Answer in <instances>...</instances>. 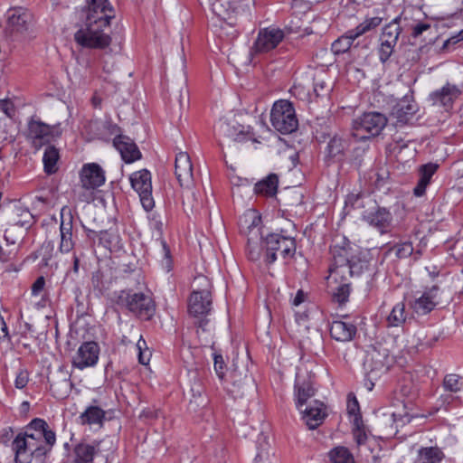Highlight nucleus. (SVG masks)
<instances>
[{
	"instance_id": "2f4dec72",
	"label": "nucleus",
	"mask_w": 463,
	"mask_h": 463,
	"mask_svg": "<svg viewBox=\"0 0 463 463\" xmlns=\"http://www.w3.org/2000/svg\"><path fill=\"white\" fill-rule=\"evenodd\" d=\"M279 186V177L276 174H269L264 179L259 181L254 186L257 194L272 197L276 195Z\"/></svg>"
},
{
	"instance_id": "37998d69",
	"label": "nucleus",
	"mask_w": 463,
	"mask_h": 463,
	"mask_svg": "<svg viewBox=\"0 0 463 463\" xmlns=\"http://www.w3.org/2000/svg\"><path fill=\"white\" fill-rule=\"evenodd\" d=\"M371 361L374 364L373 370H386L389 365V355L386 350L381 354L380 351L373 350L370 354Z\"/></svg>"
},
{
	"instance_id": "09e8293b",
	"label": "nucleus",
	"mask_w": 463,
	"mask_h": 463,
	"mask_svg": "<svg viewBox=\"0 0 463 463\" xmlns=\"http://www.w3.org/2000/svg\"><path fill=\"white\" fill-rule=\"evenodd\" d=\"M99 240L102 243L105 244L106 247L111 249L112 247H117L118 243V236L114 232H109L108 231L100 232Z\"/></svg>"
},
{
	"instance_id": "4468645a",
	"label": "nucleus",
	"mask_w": 463,
	"mask_h": 463,
	"mask_svg": "<svg viewBox=\"0 0 463 463\" xmlns=\"http://www.w3.org/2000/svg\"><path fill=\"white\" fill-rule=\"evenodd\" d=\"M99 347L94 341L84 342L80 345L76 354L72 357L71 364L73 367L83 370L92 367L99 361Z\"/></svg>"
},
{
	"instance_id": "c03bdc74",
	"label": "nucleus",
	"mask_w": 463,
	"mask_h": 463,
	"mask_svg": "<svg viewBox=\"0 0 463 463\" xmlns=\"http://www.w3.org/2000/svg\"><path fill=\"white\" fill-rule=\"evenodd\" d=\"M138 355V361L141 364H147L151 357V352L149 351L146 340L142 335L139 336L136 345Z\"/></svg>"
},
{
	"instance_id": "4c0bfd02",
	"label": "nucleus",
	"mask_w": 463,
	"mask_h": 463,
	"mask_svg": "<svg viewBox=\"0 0 463 463\" xmlns=\"http://www.w3.org/2000/svg\"><path fill=\"white\" fill-rule=\"evenodd\" d=\"M406 320L405 305L402 302L397 303L387 317L389 326H400Z\"/></svg>"
},
{
	"instance_id": "423d86ee",
	"label": "nucleus",
	"mask_w": 463,
	"mask_h": 463,
	"mask_svg": "<svg viewBox=\"0 0 463 463\" xmlns=\"http://www.w3.org/2000/svg\"><path fill=\"white\" fill-rule=\"evenodd\" d=\"M387 124V118L379 112H367L353 121V136L358 140L378 136Z\"/></svg>"
},
{
	"instance_id": "e2e57ef3",
	"label": "nucleus",
	"mask_w": 463,
	"mask_h": 463,
	"mask_svg": "<svg viewBox=\"0 0 463 463\" xmlns=\"http://www.w3.org/2000/svg\"><path fill=\"white\" fill-rule=\"evenodd\" d=\"M354 439L358 445H362L366 440V435L363 431L358 430L354 432Z\"/></svg>"
},
{
	"instance_id": "c9c22d12",
	"label": "nucleus",
	"mask_w": 463,
	"mask_h": 463,
	"mask_svg": "<svg viewBox=\"0 0 463 463\" xmlns=\"http://www.w3.org/2000/svg\"><path fill=\"white\" fill-rule=\"evenodd\" d=\"M382 22L383 18L379 16L367 17L355 28L349 30L351 35L350 37L357 39L364 33L377 28L382 24Z\"/></svg>"
},
{
	"instance_id": "20e7f679",
	"label": "nucleus",
	"mask_w": 463,
	"mask_h": 463,
	"mask_svg": "<svg viewBox=\"0 0 463 463\" xmlns=\"http://www.w3.org/2000/svg\"><path fill=\"white\" fill-rule=\"evenodd\" d=\"M115 302L135 317L149 320L154 316L156 305L149 294L133 289H124L115 293Z\"/></svg>"
},
{
	"instance_id": "69168bd1",
	"label": "nucleus",
	"mask_w": 463,
	"mask_h": 463,
	"mask_svg": "<svg viewBox=\"0 0 463 463\" xmlns=\"http://www.w3.org/2000/svg\"><path fill=\"white\" fill-rule=\"evenodd\" d=\"M326 88L325 82H317L314 86V90L317 92V95H320V91H322Z\"/></svg>"
},
{
	"instance_id": "393cba45",
	"label": "nucleus",
	"mask_w": 463,
	"mask_h": 463,
	"mask_svg": "<svg viewBox=\"0 0 463 463\" xmlns=\"http://www.w3.org/2000/svg\"><path fill=\"white\" fill-rule=\"evenodd\" d=\"M439 291V288L436 285L425 290L420 297L415 298L411 303L412 309L420 315L430 313L438 304Z\"/></svg>"
},
{
	"instance_id": "2eb2a0df",
	"label": "nucleus",
	"mask_w": 463,
	"mask_h": 463,
	"mask_svg": "<svg viewBox=\"0 0 463 463\" xmlns=\"http://www.w3.org/2000/svg\"><path fill=\"white\" fill-rule=\"evenodd\" d=\"M106 182L105 171L97 163L84 164L80 171V184L89 189H97Z\"/></svg>"
},
{
	"instance_id": "9d476101",
	"label": "nucleus",
	"mask_w": 463,
	"mask_h": 463,
	"mask_svg": "<svg viewBox=\"0 0 463 463\" xmlns=\"http://www.w3.org/2000/svg\"><path fill=\"white\" fill-rule=\"evenodd\" d=\"M285 36V32L279 27L269 26L261 28L258 32L251 52L254 54L269 52L279 46Z\"/></svg>"
},
{
	"instance_id": "e433bc0d",
	"label": "nucleus",
	"mask_w": 463,
	"mask_h": 463,
	"mask_svg": "<svg viewBox=\"0 0 463 463\" xmlns=\"http://www.w3.org/2000/svg\"><path fill=\"white\" fill-rule=\"evenodd\" d=\"M60 158L59 151L53 146H48L43 153V162L44 171L51 175L58 170L57 163Z\"/></svg>"
},
{
	"instance_id": "ea45409f",
	"label": "nucleus",
	"mask_w": 463,
	"mask_h": 463,
	"mask_svg": "<svg viewBox=\"0 0 463 463\" xmlns=\"http://www.w3.org/2000/svg\"><path fill=\"white\" fill-rule=\"evenodd\" d=\"M346 147L347 141L342 137L335 136L328 142L326 149L329 156L335 157L341 155Z\"/></svg>"
},
{
	"instance_id": "338daca9",
	"label": "nucleus",
	"mask_w": 463,
	"mask_h": 463,
	"mask_svg": "<svg viewBox=\"0 0 463 463\" xmlns=\"http://www.w3.org/2000/svg\"><path fill=\"white\" fill-rule=\"evenodd\" d=\"M92 103L94 105V107H99L100 106V103H101V99L99 98H98L97 96H94L92 98Z\"/></svg>"
},
{
	"instance_id": "6ab92c4d",
	"label": "nucleus",
	"mask_w": 463,
	"mask_h": 463,
	"mask_svg": "<svg viewBox=\"0 0 463 463\" xmlns=\"http://www.w3.org/2000/svg\"><path fill=\"white\" fill-rule=\"evenodd\" d=\"M175 174L181 186L185 188H191L193 186V165L187 153L179 152L175 156Z\"/></svg>"
},
{
	"instance_id": "bf43d9fd",
	"label": "nucleus",
	"mask_w": 463,
	"mask_h": 463,
	"mask_svg": "<svg viewBox=\"0 0 463 463\" xmlns=\"http://www.w3.org/2000/svg\"><path fill=\"white\" fill-rule=\"evenodd\" d=\"M305 293L302 289L298 290L296 296L292 298V305L295 307L299 306L305 300Z\"/></svg>"
},
{
	"instance_id": "0eeeda50",
	"label": "nucleus",
	"mask_w": 463,
	"mask_h": 463,
	"mask_svg": "<svg viewBox=\"0 0 463 463\" xmlns=\"http://www.w3.org/2000/svg\"><path fill=\"white\" fill-rule=\"evenodd\" d=\"M270 122L273 128L281 134H290L298 126L293 105L288 100L276 101L270 112Z\"/></svg>"
},
{
	"instance_id": "72a5a7b5",
	"label": "nucleus",
	"mask_w": 463,
	"mask_h": 463,
	"mask_svg": "<svg viewBox=\"0 0 463 463\" xmlns=\"http://www.w3.org/2000/svg\"><path fill=\"white\" fill-rule=\"evenodd\" d=\"M12 222L16 226L28 229L34 223V217L27 208L16 205L13 210Z\"/></svg>"
},
{
	"instance_id": "c85d7f7f",
	"label": "nucleus",
	"mask_w": 463,
	"mask_h": 463,
	"mask_svg": "<svg viewBox=\"0 0 463 463\" xmlns=\"http://www.w3.org/2000/svg\"><path fill=\"white\" fill-rule=\"evenodd\" d=\"M438 167L439 165L433 163H428L420 166V179L417 183V185L413 189V194L415 196L420 197L425 194L428 185L430 184L433 175L438 170Z\"/></svg>"
},
{
	"instance_id": "864d4df0",
	"label": "nucleus",
	"mask_w": 463,
	"mask_h": 463,
	"mask_svg": "<svg viewBox=\"0 0 463 463\" xmlns=\"http://www.w3.org/2000/svg\"><path fill=\"white\" fill-rule=\"evenodd\" d=\"M0 111L4 112L7 117L14 114V106L9 99H0Z\"/></svg>"
},
{
	"instance_id": "412c9836",
	"label": "nucleus",
	"mask_w": 463,
	"mask_h": 463,
	"mask_svg": "<svg viewBox=\"0 0 463 463\" xmlns=\"http://www.w3.org/2000/svg\"><path fill=\"white\" fill-rule=\"evenodd\" d=\"M32 24V14L22 7L13 8L7 12V28L12 33L27 32Z\"/></svg>"
},
{
	"instance_id": "6e6d98bb",
	"label": "nucleus",
	"mask_w": 463,
	"mask_h": 463,
	"mask_svg": "<svg viewBox=\"0 0 463 463\" xmlns=\"http://www.w3.org/2000/svg\"><path fill=\"white\" fill-rule=\"evenodd\" d=\"M347 411L348 413L351 415L356 416L357 412L359 411V404L354 396L351 398L349 395L348 397V403H347Z\"/></svg>"
},
{
	"instance_id": "603ef678",
	"label": "nucleus",
	"mask_w": 463,
	"mask_h": 463,
	"mask_svg": "<svg viewBox=\"0 0 463 463\" xmlns=\"http://www.w3.org/2000/svg\"><path fill=\"white\" fill-rule=\"evenodd\" d=\"M463 40V30L458 32L457 35L451 36L448 40H446L443 43L442 49L446 51H449L452 46L459 43Z\"/></svg>"
},
{
	"instance_id": "1a4fd4ad",
	"label": "nucleus",
	"mask_w": 463,
	"mask_h": 463,
	"mask_svg": "<svg viewBox=\"0 0 463 463\" xmlns=\"http://www.w3.org/2000/svg\"><path fill=\"white\" fill-rule=\"evenodd\" d=\"M131 187L138 194L140 203L145 211L149 212L155 206L152 196L151 173L146 169L134 172L129 176Z\"/></svg>"
},
{
	"instance_id": "58836bf2",
	"label": "nucleus",
	"mask_w": 463,
	"mask_h": 463,
	"mask_svg": "<svg viewBox=\"0 0 463 463\" xmlns=\"http://www.w3.org/2000/svg\"><path fill=\"white\" fill-rule=\"evenodd\" d=\"M350 36V31L348 30L344 35L336 39L332 43V51L336 54L345 53L347 52L355 40V38H351Z\"/></svg>"
},
{
	"instance_id": "4be33fe9",
	"label": "nucleus",
	"mask_w": 463,
	"mask_h": 463,
	"mask_svg": "<svg viewBox=\"0 0 463 463\" xmlns=\"http://www.w3.org/2000/svg\"><path fill=\"white\" fill-rule=\"evenodd\" d=\"M302 414V420L310 430H314L322 424L326 413L323 402L313 400L305 408L298 410Z\"/></svg>"
},
{
	"instance_id": "7c9ffc66",
	"label": "nucleus",
	"mask_w": 463,
	"mask_h": 463,
	"mask_svg": "<svg viewBox=\"0 0 463 463\" xmlns=\"http://www.w3.org/2000/svg\"><path fill=\"white\" fill-rule=\"evenodd\" d=\"M230 381L232 387L229 389V392H231L235 397H241L244 395L245 391L249 386L250 378L246 373L239 372L234 369L230 373Z\"/></svg>"
},
{
	"instance_id": "5fc2aeb1",
	"label": "nucleus",
	"mask_w": 463,
	"mask_h": 463,
	"mask_svg": "<svg viewBox=\"0 0 463 463\" xmlns=\"http://www.w3.org/2000/svg\"><path fill=\"white\" fill-rule=\"evenodd\" d=\"M348 266L354 267V269H358V272H346V274H349L350 276H358L363 269L366 267V263L364 261H358L356 262L354 258L350 259V261H348Z\"/></svg>"
},
{
	"instance_id": "a211bd4d",
	"label": "nucleus",
	"mask_w": 463,
	"mask_h": 463,
	"mask_svg": "<svg viewBox=\"0 0 463 463\" xmlns=\"http://www.w3.org/2000/svg\"><path fill=\"white\" fill-rule=\"evenodd\" d=\"M149 227L153 231V235L156 237V241L159 242L161 246V254L163 259L161 260L162 267L168 272L172 269V259L170 255V250L165 242V241L162 238L163 235V222L159 216L156 213H151L148 216Z\"/></svg>"
},
{
	"instance_id": "4d7b16f0",
	"label": "nucleus",
	"mask_w": 463,
	"mask_h": 463,
	"mask_svg": "<svg viewBox=\"0 0 463 463\" xmlns=\"http://www.w3.org/2000/svg\"><path fill=\"white\" fill-rule=\"evenodd\" d=\"M45 285V280L43 277H39L32 286V294L33 296H38L43 289Z\"/></svg>"
},
{
	"instance_id": "f8f14e48",
	"label": "nucleus",
	"mask_w": 463,
	"mask_h": 463,
	"mask_svg": "<svg viewBox=\"0 0 463 463\" xmlns=\"http://www.w3.org/2000/svg\"><path fill=\"white\" fill-rule=\"evenodd\" d=\"M333 263L329 268V279L337 281L338 277L345 278L346 272H358L354 267L348 266L350 249L345 246L334 245L330 249Z\"/></svg>"
},
{
	"instance_id": "f03ea898",
	"label": "nucleus",
	"mask_w": 463,
	"mask_h": 463,
	"mask_svg": "<svg viewBox=\"0 0 463 463\" xmlns=\"http://www.w3.org/2000/svg\"><path fill=\"white\" fill-rule=\"evenodd\" d=\"M347 213L360 210L361 219L381 234L387 233L392 226V214L385 207H380L369 194H350L345 199Z\"/></svg>"
},
{
	"instance_id": "052dcab7",
	"label": "nucleus",
	"mask_w": 463,
	"mask_h": 463,
	"mask_svg": "<svg viewBox=\"0 0 463 463\" xmlns=\"http://www.w3.org/2000/svg\"><path fill=\"white\" fill-rule=\"evenodd\" d=\"M62 133V128L61 127V124H56L51 126V131H50V140L52 138L59 137Z\"/></svg>"
},
{
	"instance_id": "5701e85b",
	"label": "nucleus",
	"mask_w": 463,
	"mask_h": 463,
	"mask_svg": "<svg viewBox=\"0 0 463 463\" xmlns=\"http://www.w3.org/2000/svg\"><path fill=\"white\" fill-rule=\"evenodd\" d=\"M260 217H254L251 225L249 227L247 255L252 261L259 260L261 257L263 248L265 249L264 241H260Z\"/></svg>"
},
{
	"instance_id": "39448f33",
	"label": "nucleus",
	"mask_w": 463,
	"mask_h": 463,
	"mask_svg": "<svg viewBox=\"0 0 463 463\" xmlns=\"http://www.w3.org/2000/svg\"><path fill=\"white\" fill-rule=\"evenodd\" d=\"M265 255L267 264L274 263L279 255L283 259L293 258L296 250V240L291 235L270 233L264 239Z\"/></svg>"
},
{
	"instance_id": "aec40b11",
	"label": "nucleus",
	"mask_w": 463,
	"mask_h": 463,
	"mask_svg": "<svg viewBox=\"0 0 463 463\" xmlns=\"http://www.w3.org/2000/svg\"><path fill=\"white\" fill-rule=\"evenodd\" d=\"M212 309V298L210 291L203 290H194L191 294L188 311L193 317H199L206 316Z\"/></svg>"
},
{
	"instance_id": "3c124183",
	"label": "nucleus",
	"mask_w": 463,
	"mask_h": 463,
	"mask_svg": "<svg viewBox=\"0 0 463 463\" xmlns=\"http://www.w3.org/2000/svg\"><path fill=\"white\" fill-rule=\"evenodd\" d=\"M29 381V373L26 370H19V372L16 374L14 385L17 389H23L26 386L27 383Z\"/></svg>"
},
{
	"instance_id": "8fccbe9b",
	"label": "nucleus",
	"mask_w": 463,
	"mask_h": 463,
	"mask_svg": "<svg viewBox=\"0 0 463 463\" xmlns=\"http://www.w3.org/2000/svg\"><path fill=\"white\" fill-rule=\"evenodd\" d=\"M413 246L411 241H403L396 244V255L399 258H408L413 253Z\"/></svg>"
},
{
	"instance_id": "7ed1b4c3",
	"label": "nucleus",
	"mask_w": 463,
	"mask_h": 463,
	"mask_svg": "<svg viewBox=\"0 0 463 463\" xmlns=\"http://www.w3.org/2000/svg\"><path fill=\"white\" fill-rule=\"evenodd\" d=\"M109 26V23L103 19L98 18L96 20L93 16L86 17L75 32L74 41L82 48L105 49L111 43V37L105 33V29Z\"/></svg>"
},
{
	"instance_id": "ddd939ff",
	"label": "nucleus",
	"mask_w": 463,
	"mask_h": 463,
	"mask_svg": "<svg viewBox=\"0 0 463 463\" xmlns=\"http://www.w3.org/2000/svg\"><path fill=\"white\" fill-rule=\"evenodd\" d=\"M461 93V90L457 85L447 82L441 88L430 92L428 96V101L433 107L449 111Z\"/></svg>"
},
{
	"instance_id": "13d9d810",
	"label": "nucleus",
	"mask_w": 463,
	"mask_h": 463,
	"mask_svg": "<svg viewBox=\"0 0 463 463\" xmlns=\"http://www.w3.org/2000/svg\"><path fill=\"white\" fill-rule=\"evenodd\" d=\"M429 28L430 24H418L414 26L412 34L414 37H418Z\"/></svg>"
},
{
	"instance_id": "c756f323",
	"label": "nucleus",
	"mask_w": 463,
	"mask_h": 463,
	"mask_svg": "<svg viewBox=\"0 0 463 463\" xmlns=\"http://www.w3.org/2000/svg\"><path fill=\"white\" fill-rule=\"evenodd\" d=\"M51 126L41 121L32 120L28 125V137L34 144L42 145L50 141Z\"/></svg>"
},
{
	"instance_id": "f257e3e1",
	"label": "nucleus",
	"mask_w": 463,
	"mask_h": 463,
	"mask_svg": "<svg viewBox=\"0 0 463 463\" xmlns=\"http://www.w3.org/2000/svg\"><path fill=\"white\" fill-rule=\"evenodd\" d=\"M56 442V435L47 422L35 418L12 442L15 463H31L33 458H42L50 453Z\"/></svg>"
},
{
	"instance_id": "a19ab883",
	"label": "nucleus",
	"mask_w": 463,
	"mask_h": 463,
	"mask_svg": "<svg viewBox=\"0 0 463 463\" xmlns=\"http://www.w3.org/2000/svg\"><path fill=\"white\" fill-rule=\"evenodd\" d=\"M330 458L333 463H354L353 455L344 447H338L331 450Z\"/></svg>"
},
{
	"instance_id": "a878e982",
	"label": "nucleus",
	"mask_w": 463,
	"mask_h": 463,
	"mask_svg": "<svg viewBox=\"0 0 463 463\" xmlns=\"http://www.w3.org/2000/svg\"><path fill=\"white\" fill-rule=\"evenodd\" d=\"M50 389L52 392L53 396L57 399H63L67 397L72 389L71 373L62 367H60L57 373L53 375L50 384Z\"/></svg>"
},
{
	"instance_id": "6e6552de",
	"label": "nucleus",
	"mask_w": 463,
	"mask_h": 463,
	"mask_svg": "<svg viewBox=\"0 0 463 463\" xmlns=\"http://www.w3.org/2000/svg\"><path fill=\"white\" fill-rule=\"evenodd\" d=\"M113 439L109 437L91 443L81 441L73 449V463H93L95 456L104 452H113Z\"/></svg>"
},
{
	"instance_id": "680f3d73",
	"label": "nucleus",
	"mask_w": 463,
	"mask_h": 463,
	"mask_svg": "<svg viewBox=\"0 0 463 463\" xmlns=\"http://www.w3.org/2000/svg\"><path fill=\"white\" fill-rule=\"evenodd\" d=\"M8 336V329L7 326L3 318L0 316V341L5 339Z\"/></svg>"
},
{
	"instance_id": "79ce46f5",
	"label": "nucleus",
	"mask_w": 463,
	"mask_h": 463,
	"mask_svg": "<svg viewBox=\"0 0 463 463\" xmlns=\"http://www.w3.org/2000/svg\"><path fill=\"white\" fill-rule=\"evenodd\" d=\"M443 384L447 391L458 392L463 390V378L458 374L450 373L446 375Z\"/></svg>"
},
{
	"instance_id": "de8ad7c7",
	"label": "nucleus",
	"mask_w": 463,
	"mask_h": 463,
	"mask_svg": "<svg viewBox=\"0 0 463 463\" xmlns=\"http://www.w3.org/2000/svg\"><path fill=\"white\" fill-rule=\"evenodd\" d=\"M213 368L218 378L222 381L225 375L226 365L222 354L213 353Z\"/></svg>"
},
{
	"instance_id": "cd10ccee",
	"label": "nucleus",
	"mask_w": 463,
	"mask_h": 463,
	"mask_svg": "<svg viewBox=\"0 0 463 463\" xmlns=\"http://www.w3.org/2000/svg\"><path fill=\"white\" fill-rule=\"evenodd\" d=\"M356 334V326L353 323L335 320L330 326V335L338 342H349Z\"/></svg>"
},
{
	"instance_id": "9b49d317",
	"label": "nucleus",
	"mask_w": 463,
	"mask_h": 463,
	"mask_svg": "<svg viewBox=\"0 0 463 463\" xmlns=\"http://www.w3.org/2000/svg\"><path fill=\"white\" fill-rule=\"evenodd\" d=\"M401 16H397L391 23L383 28L381 34V44L378 50L379 60L384 63L392 56L394 47L397 44L399 36L402 33L400 26Z\"/></svg>"
},
{
	"instance_id": "f3484780",
	"label": "nucleus",
	"mask_w": 463,
	"mask_h": 463,
	"mask_svg": "<svg viewBox=\"0 0 463 463\" xmlns=\"http://www.w3.org/2000/svg\"><path fill=\"white\" fill-rule=\"evenodd\" d=\"M73 216L70 209L63 207L61 211L59 250L61 253H69L74 247L72 240Z\"/></svg>"
},
{
	"instance_id": "bb28decb",
	"label": "nucleus",
	"mask_w": 463,
	"mask_h": 463,
	"mask_svg": "<svg viewBox=\"0 0 463 463\" xmlns=\"http://www.w3.org/2000/svg\"><path fill=\"white\" fill-rule=\"evenodd\" d=\"M87 11L86 17L93 16L94 19H103L110 23L114 18V11L108 0H86Z\"/></svg>"
},
{
	"instance_id": "49530a36",
	"label": "nucleus",
	"mask_w": 463,
	"mask_h": 463,
	"mask_svg": "<svg viewBox=\"0 0 463 463\" xmlns=\"http://www.w3.org/2000/svg\"><path fill=\"white\" fill-rule=\"evenodd\" d=\"M94 191L95 189H89L86 187H82L80 184L79 187L74 189L75 195L77 199L81 203H90L94 200Z\"/></svg>"
},
{
	"instance_id": "a18cd8bd",
	"label": "nucleus",
	"mask_w": 463,
	"mask_h": 463,
	"mask_svg": "<svg viewBox=\"0 0 463 463\" xmlns=\"http://www.w3.org/2000/svg\"><path fill=\"white\" fill-rule=\"evenodd\" d=\"M349 294H350V285H349V283L345 281L336 288V289L334 293V298L339 304H343L345 301H347Z\"/></svg>"
},
{
	"instance_id": "774afa93",
	"label": "nucleus",
	"mask_w": 463,
	"mask_h": 463,
	"mask_svg": "<svg viewBox=\"0 0 463 463\" xmlns=\"http://www.w3.org/2000/svg\"><path fill=\"white\" fill-rule=\"evenodd\" d=\"M142 415L144 417H154V413L153 412L146 411H143ZM155 417H156V414L155 415Z\"/></svg>"
},
{
	"instance_id": "b1692460",
	"label": "nucleus",
	"mask_w": 463,
	"mask_h": 463,
	"mask_svg": "<svg viewBox=\"0 0 463 463\" xmlns=\"http://www.w3.org/2000/svg\"><path fill=\"white\" fill-rule=\"evenodd\" d=\"M113 145L119 152L123 161L127 164L133 163L141 158V152L137 146L127 136H117L113 140Z\"/></svg>"
},
{
	"instance_id": "f704fd0d",
	"label": "nucleus",
	"mask_w": 463,
	"mask_h": 463,
	"mask_svg": "<svg viewBox=\"0 0 463 463\" xmlns=\"http://www.w3.org/2000/svg\"><path fill=\"white\" fill-rule=\"evenodd\" d=\"M82 424L102 425L105 420V411L99 406L91 405L80 416Z\"/></svg>"
},
{
	"instance_id": "0e129e2a",
	"label": "nucleus",
	"mask_w": 463,
	"mask_h": 463,
	"mask_svg": "<svg viewBox=\"0 0 463 463\" xmlns=\"http://www.w3.org/2000/svg\"><path fill=\"white\" fill-rule=\"evenodd\" d=\"M72 260H73L72 270L74 273L77 274L79 272V267H80V257L76 253H73Z\"/></svg>"
},
{
	"instance_id": "dca6fc26",
	"label": "nucleus",
	"mask_w": 463,
	"mask_h": 463,
	"mask_svg": "<svg viewBox=\"0 0 463 463\" xmlns=\"http://www.w3.org/2000/svg\"><path fill=\"white\" fill-rule=\"evenodd\" d=\"M418 110V104L413 98L412 91H411L410 94H405L392 107L391 116L396 119L397 123L406 124L413 118Z\"/></svg>"
},
{
	"instance_id": "473e14b6",
	"label": "nucleus",
	"mask_w": 463,
	"mask_h": 463,
	"mask_svg": "<svg viewBox=\"0 0 463 463\" xmlns=\"http://www.w3.org/2000/svg\"><path fill=\"white\" fill-rule=\"evenodd\" d=\"M295 389L296 407L301 410L302 407L308 405L309 400L316 394V390L310 383H300L298 380L296 382Z\"/></svg>"
}]
</instances>
